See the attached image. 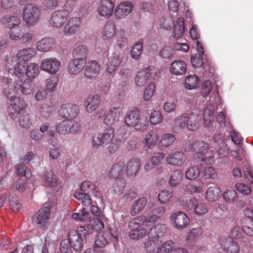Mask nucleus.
Returning a JSON list of instances; mask_svg holds the SVG:
<instances>
[{
    "instance_id": "18",
    "label": "nucleus",
    "mask_w": 253,
    "mask_h": 253,
    "mask_svg": "<svg viewBox=\"0 0 253 253\" xmlns=\"http://www.w3.org/2000/svg\"><path fill=\"white\" fill-rule=\"evenodd\" d=\"M79 109L78 106L71 104H63L59 110L60 114L64 118H74L78 114Z\"/></svg>"
},
{
    "instance_id": "49",
    "label": "nucleus",
    "mask_w": 253,
    "mask_h": 253,
    "mask_svg": "<svg viewBox=\"0 0 253 253\" xmlns=\"http://www.w3.org/2000/svg\"><path fill=\"white\" fill-rule=\"evenodd\" d=\"M23 27V24L11 28H9V37L13 41H18L21 38V35L23 33L22 28Z\"/></svg>"
},
{
    "instance_id": "7",
    "label": "nucleus",
    "mask_w": 253,
    "mask_h": 253,
    "mask_svg": "<svg viewBox=\"0 0 253 253\" xmlns=\"http://www.w3.org/2000/svg\"><path fill=\"white\" fill-rule=\"evenodd\" d=\"M60 62L54 58L42 59L41 61L40 68L50 74H54L60 68Z\"/></svg>"
},
{
    "instance_id": "37",
    "label": "nucleus",
    "mask_w": 253,
    "mask_h": 253,
    "mask_svg": "<svg viewBox=\"0 0 253 253\" xmlns=\"http://www.w3.org/2000/svg\"><path fill=\"white\" fill-rule=\"evenodd\" d=\"M132 72L127 68H124L119 72V85L124 87L126 85L128 80L132 77Z\"/></svg>"
},
{
    "instance_id": "28",
    "label": "nucleus",
    "mask_w": 253,
    "mask_h": 253,
    "mask_svg": "<svg viewBox=\"0 0 253 253\" xmlns=\"http://www.w3.org/2000/svg\"><path fill=\"white\" fill-rule=\"evenodd\" d=\"M114 7V4L112 0H103L98 11L102 16L109 17L112 15Z\"/></svg>"
},
{
    "instance_id": "50",
    "label": "nucleus",
    "mask_w": 253,
    "mask_h": 253,
    "mask_svg": "<svg viewBox=\"0 0 253 253\" xmlns=\"http://www.w3.org/2000/svg\"><path fill=\"white\" fill-rule=\"evenodd\" d=\"M175 141V137L171 134H166L163 135L159 142V146L161 149H165L173 143Z\"/></svg>"
},
{
    "instance_id": "16",
    "label": "nucleus",
    "mask_w": 253,
    "mask_h": 253,
    "mask_svg": "<svg viewBox=\"0 0 253 253\" xmlns=\"http://www.w3.org/2000/svg\"><path fill=\"white\" fill-rule=\"evenodd\" d=\"M186 160L184 153L180 151H174L169 154L166 157V162L171 166H180Z\"/></svg>"
},
{
    "instance_id": "15",
    "label": "nucleus",
    "mask_w": 253,
    "mask_h": 253,
    "mask_svg": "<svg viewBox=\"0 0 253 253\" xmlns=\"http://www.w3.org/2000/svg\"><path fill=\"white\" fill-rule=\"evenodd\" d=\"M68 17V15L66 11H63L62 10L55 11L51 16L50 23L54 27L61 28Z\"/></svg>"
},
{
    "instance_id": "26",
    "label": "nucleus",
    "mask_w": 253,
    "mask_h": 253,
    "mask_svg": "<svg viewBox=\"0 0 253 253\" xmlns=\"http://www.w3.org/2000/svg\"><path fill=\"white\" fill-rule=\"evenodd\" d=\"M186 68V64L184 61L175 60L171 63L169 66V71L174 75H182L185 73Z\"/></svg>"
},
{
    "instance_id": "31",
    "label": "nucleus",
    "mask_w": 253,
    "mask_h": 253,
    "mask_svg": "<svg viewBox=\"0 0 253 253\" xmlns=\"http://www.w3.org/2000/svg\"><path fill=\"white\" fill-rule=\"evenodd\" d=\"M2 22L8 29L22 24L19 16L10 14L2 17Z\"/></svg>"
},
{
    "instance_id": "4",
    "label": "nucleus",
    "mask_w": 253,
    "mask_h": 253,
    "mask_svg": "<svg viewBox=\"0 0 253 253\" xmlns=\"http://www.w3.org/2000/svg\"><path fill=\"white\" fill-rule=\"evenodd\" d=\"M205 139L197 140L193 144V149L195 151L192 159L194 163L199 162L200 160H203L204 155L208 152L210 144L207 138Z\"/></svg>"
},
{
    "instance_id": "30",
    "label": "nucleus",
    "mask_w": 253,
    "mask_h": 253,
    "mask_svg": "<svg viewBox=\"0 0 253 253\" xmlns=\"http://www.w3.org/2000/svg\"><path fill=\"white\" fill-rule=\"evenodd\" d=\"M166 233V227L164 224H158L152 227L148 233V236L150 239H158L162 238Z\"/></svg>"
},
{
    "instance_id": "35",
    "label": "nucleus",
    "mask_w": 253,
    "mask_h": 253,
    "mask_svg": "<svg viewBox=\"0 0 253 253\" xmlns=\"http://www.w3.org/2000/svg\"><path fill=\"white\" fill-rule=\"evenodd\" d=\"M116 27L113 22H107L103 28L102 36L104 40L111 39L115 34Z\"/></svg>"
},
{
    "instance_id": "2",
    "label": "nucleus",
    "mask_w": 253,
    "mask_h": 253,
    "mask_svg": "<svg viewBox=\"0 0 253 253\" xmlns=\"http://www.w3.org/2000/svg\"><path fill=\"white\" fill-rule=\"evenodd\" d=\"M41 12L40 8L37 5L28 4L23 12V19L27 25L33 26L40 20Z\"/></svg>"
},
{
    "instance_id": "58",
    "label": "nucleus",
    "mask_w": 253,
    "mask_h": 253,
    "mask_svg": "<svg viewBox=\"0 0 253 253\" xmlns=\"http://www.w3.org/2000/svg\"><path fill=\"white\" fill-rule=\"evenodd\" d=\"M218 176V172L214 168L209 167L204 169V176L206 179H215Z\"/></svg>"
},
{
    "instance_id": "40",
    "label": "nucleus",
    "mask_w": 253,
    "mask_h": 253,
    "mask_svg": "<svg viewBox=\"0 0 253 253\" xmlns=\"http://www.w3.org/2000/svg\"><path fill=\"white\" fill-rule=\"evenodd\" d=\"M185 31L184 21L183 18H178L174 25V37L176 39L181 38Z\"/></svg>"
},
{
    "instance_id": "14",
    "label": "nucleus",
    "mask_w": 253,
    "mask_h": 253,
    "mask_svg": "<svg viewBox=\"0 0 253 253\" xmlns=\"http://www.w3.org/2000/svg\"><path fill=\"white\" fill-rule=\"evenodd\" d=\"M69 243L74 250L77 251L82 250L84 245V239L77 231L72 230L68 234Z\"/></svg>"
},
{
    "instance_id": "6",
    "label": "nucleus",
    "mask_w": 253,
    "mask_h": 253,
    "mask_svg": "<svg viewBox=\"0 0 253 253\" xmlns=\"http://www.w3.org/2000/svg\"><path fill=\"white\" fill-rule=\"evenodd\" d=\"M50 209L44 206L40 209L32 217V223L38 228H42L47 224L50 216Z\"/></svg>"
},
{
    "instance_id": "52",
    "label": "nucleus",
    "mask_w": 253,
    "mask_h": 253,
    "mask_svg": "<svg viewBox=\"0 0 253 253\" xmlns=\"http://www.w3.org/2000/svg\"><path fill=\"white\" fill-rule=\"evenodd\" d=\"M158 139V134L155 131L152 130L147 134L145 136V142L147 148H150L151 146L155 144Z\"/></svg>"
},
{
    "instance_id": "27",
    "label": "nucleus",
    "mask_w": 253,
    "mask_h": 253,
    "mask_svg": "<svg viewBox=\"0 0 253 253\" xmlns=\"http://www.w3.org/2000/svg\"><path fill=\"white\" fill-rule=\"evenodd\" d=\"M166 211L165 207L159 206L153 209L147 215L148 222L150 223H155L160 218Z\"/></svg>"
},
{
    "instance_id": "33",
    "label": "nucleus",
    "mask_w": 253,
    "mask_h": 253,
    "mask_svg": "<svg viewBox=\"0 0 253 253\" xmlns=\"http://www.w3.org/2000/svg\"><path fill=\"white\" fill-rule=\"evenodd\" d=\"M55 42L53 39L44 38L39 41L37 43V48L39 51L47 52L52 47Z\"/></svg>"
},
{
    "instance_id": "61",
    "label": "nucleus",
    "mask_w": 253,
    "mask_h": 253,
    "mask_svg": "<svg viewBox=\"0 0 253 253\" xmlns=\"http://www.w3.org/2000/svg\"><path fill=\"white\" fill-rule=\"evenodd\" d=\"M58 82V78L55 76L51 77L46 80V90L49 92H53L57 85Z\"/></svg>"
},
{
    "instance_id": "57",
    "label": "nucleus",
    "mask_w": 253,
    "mask_h": 253,
    "mask_svg": "<svg viewBox=\"0 0 253 253\" xmlns=\"http://www.w3.org/2000/svg\"><path fill=\"white\" fill-rule=\"evenodd\" d=\"M203 233V230L201 228L197 227L192 228L188 233L186 238V240L187 242H192L195 240V239L201 235Z\"/></svg>"
},
{
    "instance_id": "1",
    "label": "nucleus",
    "mask_w": 253,
    "mask_h": 253,
    "mask_svg": "<svg viewBox=\"0 0 253 253\" xmlns=\"http://www.w3.org/2000/svg\"><path fill=\"white\" fill-rule=\"evenodd\" d=\"M37 53V51L33 47H25L18 50L16 56H9L5 59V66L7 68H11L13 66V62L16 61H20L23 62L31 60Z\"/></svg>"
},
{
    "instance_id": "22",
    "label": "nucleus",
    "mask_w": 253,
    "mask_h": 253,
    "mask_svg": "<svg viewBox=\"0 0 253 253\" xmlns=\"http://www.w3.org/2000/svg\"><path fill=\"white\" fill-rule=\"evenodd\" d=\"M11 106L9 107V113L12 117L15 115L19 114L25 108V102L15 96H11L10 99Z\"/></svg>"
},
{
    "instance_id": "17",
    "label": "nucleus",
    "mask_w": 253,
    "mask_h": 253,
    "mask_svg": "<svg viewBox=\"0 0 253 253\" xmlns=\"http://www.w3.org/2000/svg\"><path fill=\"white\" fill-rule=\"evenodd\" d=\"M100 102V98L98 95H89L84 102L86 112L88 113H93L98 107Z\"/></svg>"
},
{
    "instance_id": "23",
    "label": "nucleus",
    "mask_w": 253,
    "mask_h": 253,
    "mask_svg": "<svg viewBox=\"0 0 253 253\" xmlns=\"http://www.w3.org/2000/svg\"><path fill=\"white\" fill-rule=\"evenodd\" d=\"M147 203L146 198L142 197L135 200L131 205L129 213L131 216H135L142 212Z\"/></svg>"
},
{
    "instance_id": "13",
    "label": "nucleus",
    "mask_w": 253,
    "mask_h": 253,
    "mask_svg": "<svg viewBox=\"0 0 253 253\" xmlns=\"http://www.w3.org/2000/svg\"><path fill=\"white\" fill-rule=\"evenodd\" d=\"M81 24V20L80 18L76 17H70L64 28V34L66 36L75 34L79 29Z\"/></svg>"
},
{
    "instance_id": "43",
    "label": "nucleus",
    "mask_w": 253,
    "mask_h": 253,
    "mask_svg": "<svg viewBox=\"0 0 253 253\" xmlns=\"http://www.w3.org/2000/svg\"><path fill=\"white\" fill-rule=\"evenodd\" d=\"M14 66V73L15 75L18 78H21L23 77L25 74H26V63L20 61H16V62H13V64L12 67ZM11 68H8L9 70H10Z\"/></svg>"
},
{
    "instance_id": "34",
    "label": "nucleus",
    "mask_w": 253,
    "mask_h": 253,
    "mask_svg": "<svg viewBox=\"0 0 253 253\" xmlns=\"http://www.w3.org/2000/svg\"><path fill=\"white\" fill-rule=\"evenodd\" d=\"M221 193V191L219 187L212 185L207 189L206 194V198L210 202L215 201L220 196Z\"/></svg>"
},
{
    "instance_id": "21",
    "label": "nucleus",
    "mask_w": 253,
    "mask_h": 253,
    "mask_svg": "<svg viewBox=\"0 0 253 253\" xmlns=\"http://www.w3.org/2000/svg\"><path fill=\"white\" fill-rule=\"evenodd\" d=\"M164 155L162 153H155L153 156L147 160L144 165V169L149 171L158 166L164 159Z\"/></svg>"
},
{
    "instance_id": "20",
    "label": "nucleus",
    "mask_w": 253,
    "mask_h": 253,
    "mask_svg": "<svg viewBox=\"0 0 253 253\" xmlns=\"http://www.w3.org/2000/svg\"><path fill=\"white\" fill-rule=\"evenodd\" d=\"M125 164L123 161H120L113 165L108 172L110 178L119 179L125 174Z\"/></svg>"
},
{
    "instance_id": "60",
    "label": "nucleus",
    "mask_w": 253,
    "mask_h": 253,
    "mask_svg": "<svg viewBox=\"0 0 253 253\" xmlns=\"http://www.w3.org/2000/svg\"><path fill=\"white\" fill-rule=\"evenodd\" d=\"M129 126H122L118 130L119 140L120 142H124L127 139L130 135Z\"/></svg>"
},
{
    "instance_id": "46",
    "label": "nucleus",
    "mask_w": 253,
    "mask_h": 253,
    "mask_svg": "<svg viewBox=\"0 0 253 253\" xmlns=\"http://www.w3.org/2000/svg\"><path fill=\"white\" fill-rule=\"evenodd\" d=\"M100 70V66L95 61L88 63L85 67V74L89 77H91L97 74Z\"/></svg>"
},
{
    "instance_id": "63",
    "label": "nucleus",
    "mask_w": 253,
    "mask_h": 253,
    "mask_svg": "<svg viewBox=\"0 0 253 253\" xmlns=\"http://www.w3.org/2000/svg\"><path fill=\"white\" fill-rule=\"evenodd\" d=\"M52 108L50 105L47 104L42 105L40 108V113L41 116L45 119H47L50 116Z\"/></svg>"
},
{
    "instance_id": "32",
    "label": "nucleus",
    "mask_w": 253,
    "mask_h": 253,
    "mask_svg": "<svg viewBox=\"0 0 253 253\" xmlns=\"http://www.w3.org/2000/svg\"><path fill=\"white\" fill-rule=\"evenodd\" d=\"M30 81H25L21 82L20 81H16L14 84L15 90L18 92H21L23 95H27L31 93L32 84Z\"/></svg>"
},
{
    "instance_id": "3",
    "label": "nucleus",
    "mask_w": 253,
    "mask_h": 253,
    "mask_svg": "<svg viewBox=\"0 0 253 253\" xmlns=\"http://www.w3.org/2000/svg\"><path fill=\"white\" fill-rule=\"evenodd\" d=\"M125 123L126 126L133 127L135 129H141L146 126V124L140 119L139 111L137 109L129 110L126 112Z\"/></svg>"
},
{
    "instance_id": "59",
    "label": "nucleus",
    "mask_w": 253,
    "mask_h": 253,
    "mask_svg": "<svg viewBox=\"0 0 253 253\" xmlns=\"http://www.w3.org/2000/svg\"><path fill=\"white\" fill-rule=\"evenodd\" d=\"M142 49V42L140 41L136 42L131 50L130 54L132 58L137 59L141 54Z\"/></svg>"
},
{
    "instance_id": "29",
    "label": "nucleus",
    "mask_w": 253,
    "mask_h": 253,
    "mask_svg": "<svg viewBox=\"0 0 253 253\" xmlns=\"http://www.w3.org/2000/svg\"><path fill=\"white\" fill-rule=\"evenodd\" d=\"M151 76L150 69L149 68H145L142 71L137 73L135 78V83L137 86H144L147 83V81Z\"/></svg>"
},
{
    "instance_id": "10",
    "label": "nucleus",
    "mask_w": 253,
    "mask_h": 253,
    "mask_svg": "<svg viewBox=\"0 0 253 253\" xmlns=\"http://www.w3.org/2000/svg\"><path fill=\"white\" fill-rule=\"evenodd\" d=\"M133 4L131 1H125L118 4L114 11V16L117 19L124 18L132 10Z\"/></svg>"
},
{
    "instance_id": "45",
    "label": "nucleus",
    "mask_w": 253,
    "mask_h": 253,
    "mask_svg": "<svg viewBox=\"0 0 253 253\" xmlns=\"http://www.w3.org/2000/svg\"><path fill=\"white\" fill-rule=\"evenodd\" d=\"M214 112V107L211 104L208 105L204 109L203 113V118L204 124L206 126H209L213 121V114Z\"/></svg>"
},
{
    "instance_id": "25",
    "label": "nucleus",
    "mask_w": 253,
    "mask_h": 253,
    "mask_svg": "<svg viewBox=\"0 0 253 253\" xmlns=\"http://www.w3.org/2000/svg\"><path fill=\"white\" fill-rule=\"evenodd\" d=\"M141 166V161L139 158H134L130 159L126 167V172L129 176H135L138 172Z\"/></svg>"
},
{
    "instance_id": "64",
    "label": "nucleus",
    "mask_w": 253,
    "mask_h": 253,
    "mask_svg": "<svg viewBox=\"0 0 253 253\" xmlns=\"http://www.w3.org/2000/svg\"><path fill=\"white\" fill-rule=\"evenodd\" d=\"M172 193L166 190H162L158 195V199L161 203H167L169 202L172 197Z\"/></svg>"
},
{
    "instance_id": "47",
    "label": "nucleus",
    "mask_w": 253,
    "mask_h": 253,
    "mask_svg": "<svg viewBox=\"0 0 253 253\" xmlns=\"http://www.w3.org/2000/svg\"><path fill=\"white\" fill-rule=\"evenodd\" d=\"M43 180L46 187H52L56 185L57 180L51 170H46L45 172Z\"/></svg>"
},
{
    "instance_id": "11",
    "label": "nucleus",
    "mask_w": 253,
    "mask_h": 253,
    "mask_svg": "<svg viewBox=\"0 0 253 253\" xmlns=\"http://www.w3.org/2000/svg\"><path fill=\"white\" fill-rule=\"evenodd\" d=\"M220 244L223 251L226 253H238L240 247L231 237H222L220 239Z\"/></svg>"
},
{
    "instance_id": "9",
    "label": "nucleus",
    "mask_w": 253,
    "mask_h": 253,
    "mask_svg": "<svg viewBox=\"0 0 253 253\" xmlns=\"http://www.w3.org/2000/svg\"><path fill=\"white\" fill-rule=\"evenodd\" d=\"M170 220L173 222L174 227L181 230L186 228L190 222L187 215L182 211L173 213L170 216Z\"/></svg>"
},
{
    "instance_id": "44",
    "label": "nucleus",
    "mask_w": 253,
    "mask_h": 253,
    "mask_svg": "<svg viewBox=\"0 0 253 253\" xmlns=\"http://www.w3.org/2000/svg\"><path fill=\"white\" fill-rule=\"evenodd\" d=\"M39 73V67L37 64L35 63H30L26 66V75L27 80L31 82L32 80L36 78Z\"/></svg>"
},
{
    "instance_id": "39",
    "label": "nucleus",
    "mask_w": 253,
    "mask_h": 253,
    "mask_svg": "<svg viewBox=\"0 0 253 253\" xmlns=\"http://www.w3.org/2000/svg\"><path fill=\"white\" fill-rule=\"evenodd\" d=\"M88 52V49L85 46L79 45L74 48L72 52L73 57L79 60L86 59L85 57Z\"/></svg>"
},
{
    "instance_id": "24",
    "label": "nucleus",
    "mask_w": 253,
    "mask_h": 253,
    "mask_svg": "<svg viewBox=\"0 0 253 253\" xmlns=\"http://www.w3.org/2000/svg\"><path fill=\"white\" fill-rule=\"evenodd\" d=\"M86 64V59L79 60L75 59L70 62L68 66V72L70 75H77L84 68Z\"/></svg>"
},
{
    "instance_id": "62",
    "label": "nucleus",
    "mask_w": 253,
    "mask_h": 253,
    "mask_svg": "<svg viewBox=\"0 0 253 253\" xmlns=\"http://www.w3.org/2000/svg\"><path fill=\"white\" fill-rule=\"evenodd\" d=\"M126 186V181L124 178H119L116 180L113 185V190L117 194H122Z\"/></svg>"
},
{
    "instance_id": "54",
    "label": "nucleus",
    "mask_w": 253,
    "mask_h": 253,
    "mask_svg": "<svg viewBox=\"0 0 253 253\" xmlns=\"http://www.w3.org/2000/svg\"><path fill=\"white\" fill-rule=\"evenodd\" d=\"M130 228L131 230L129 232V235L130 238L132 240H138L140 239L145 236L146 234V231L144 228Z\"/></svg>"
},
{
    "instance_id": "38",
    "label": "nucleus",
    "mask_w": 253,
    "mask_h": 253,
    "mask_svg": "<svg viewBox=\"0 0 253 253\" xmlns=\"http://www.w3.org/2000/svg\"><path fill=\"white\" fill-rule=\"evenodd\" d=\"M148 222L147 217L140 215L132 219L129 223V227L133 228H143Z\"/></svg>"
},
{
    "instance_id": "55",
    "label": "nucleus",
    "mask_w": 253,
    "mask_h": 253,
    "mask_svg": "<svg viewBox=\"0 0 253 253\" xmlns=\"http://www.w3.org/2000/svg\"><path fill=\"white\" fill-rule=\"evenodd\" d=\"M33 121L32 117L29 114H24L19 117V123L23 128L28 129L32 126Z\"/></svg>"
},
{
    "instance_id": "48",
    "label": "nucleus",
    "mask_w": 253,
    "mask_h": 253,
    "mask_svg": "<svg viewBox=\"0 0 253 253\" xmlns=\"http://www.w3.org/2000/svg\"><path fill=\"white\" fill-rule=\"evenodd\" d=\"M201 170L197 166H191L185 171V176L186 179L190 180L196 179L200 175Z\"/></svg>"
},
{
    "instance_id": "41",
    "label": "nucleus",
    "mask_w": 253,
    "mask_h": 253,
    "mask_svg": "<svg viewBox=\"0 0 253 253\" xmlns=\"http://www.w3.org/2000/svg\"><path fill=\"white\" fill-rule=\"evenodd\" d=\"M183 178V173L179 169L172 171L169 179V184L171 187H176L181 182Z\"/></svg>"
},
{
    "instance_id": "53",
    "label": "nucleus",
    "mask_w": 253,
    "mask_h": 253,
    "mask_svg": "<svg viewBox=\"0 0 253 253\" xmlns=\"http://www.w3.org/2000/svg\"><path fill=\"white\" fill-rule=\"evenodd\" d=\"M174 246V243L172 241H167L162 243L157 248L156 253H169L172 250Z\"/></svg>"
},
{
    "instance_id": "5",
    "label": "nucleus",
    "mask_w": 253,
    "mask_h": 253,
    "mask_svg": "<svg viewBox=\"0 0 253 253\" xmlns=\"http://www.w3.org/2000/svg\"><path fill=\"white\" fill-rule=\"evenodd\" d=\"M114 137V129L108 127L103 133H100L93 137V147L97 148L110 143Z\"/></svg>"
},
{
    "instance_id": "51",
    "label": "nucleus",
    "mask_w": 253,
    "mask_h": 253,
    "mask_svg": "<svg viewBox=\"0 0 253 253\" xmlns=\"http://www.w3.org/2000/svg\"><path fill=\"white\" fill-rule=\"evenodd\" d=\"M199 83L198 78L195 75H190L185 78L184 86L186 89L191 90L195 88Z\"/></svg>"
},
{
    "instance_id": "8",
    "label": "nucleus",
    "mask_w": 253,
    "mask_h": 253,
    "mask_svg": "<svg viewBox=\"0 0 253 253\" xmlns=\"http://www.w3.org/2000/svg\"><path fill=\"white\" fill-rule=\"evenodd\" d=\"M198 53L191 58V63L194 67L204 69L206 65V59L204 54L202 43L199 41L196 42Z\"/></svg>"
},
{
    "instance_id": "56",
    "label": "nucleus",
    "mask_w": 253,
    "mask_h": 253,
    "mask_svg": "<svg viewBox=\"0 0 253 253\" xmlns=\"http://www.w3.org/2000/svg\"><path fill=\"white\" fill-rule=\"evenodd\" d=\"M185 125L186 122L183 114L174 120L172 128L173 131L176 133L179 132Z\"/></svg>"
},
{
    "instance_id": "42",
    "label": "nucleus",
    "mask_w": 253,
    "mask_h": 253,
    "mask_svg": "<svg viewBox=\"0 0 253 253\" xmlns=\"http://www.w3.org/2000/svg\"><path fill=\"white\" fill-rule=\"evenodd\" d=\"M68 134H77L80 132L81 129L80 124L73 119L66 120Z\"/></svg>"
},
{
    "instance_id": "12",
    "label": "nucleus",
    "mask_w": 253,
    "mask_h": 253,
    "mask_svg": "<svg viewBox=\"0 0 253 253\" xmlns=\"http://www.w3.org/2000/svg\"><path fill=\"white\" fill-rule=\"evenodd\" d=\"M184 117L187 127L189 130L194 131L199 127L202 119L200 114L194 112L184 113Z\"/></svg>"
},
{
    "instance_id": "36",
    "label": "nucleus",
    "mask_w": 253,
    "mask_h": 253,
    "mask_svg": "<svg viewBox=\"0 0 253 253\" xmlns=\"http://www.w3.org/2000/svg\"><path fill=\"white\" fill-rule=\"evenodd\" d=\"M190 210H193L194 213L198 215L205 214L208 211V206L205 203H198L195 200L192 201Z\"/></svg>"
},
{
    "instance_id": "19",
    "label": "nucleus",
    "mask_w": 253,
    "mask_h": 253,
    "mask_svg": "<svg viewBox=\"0 0 253 253\" xmlns=\"http://www.w3.org/2000/svg\"><path fill=\"white\" fill-rule=\"evenodd\" d=\"M123 109L121 107H113L110 109L106 115L104 122L105 124L111 125L119 121L123 114Z\"/></svg>"
}]
</instances>
